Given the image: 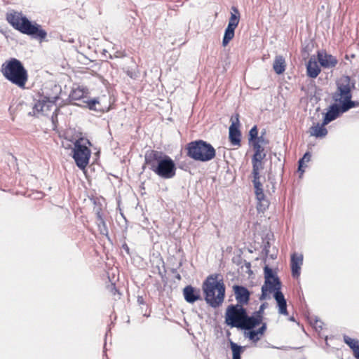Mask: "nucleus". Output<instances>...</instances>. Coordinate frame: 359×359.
Wrapping results in <instances>:
<instances>
[{
    "instance_id": "nucleus-1",
    "label": "nucleus",
    "mask_w": 359,
    "mask_h": 359,
    "mask_svg": "<svg viewBox=\"0 0 359 359\" xmlns=\"http://www.w3.org/2000/svg\"><path fill=\"white\" fill-rule=\"evenodd\" d=\"M144 160L149 169L161 178L171 179L176 174L177 168L174 161L162 151H147Z\"/></svg>"
},
{
    "instance_id": "nucleus-2",
    "label": "nucleus",
    "mask_w": 359,
    "mask_h": 359,
    "mask_svg": "<svg viewBox=\"0 0 359 359\" xmlns=\"http://www.w3.org/2000/svg\"><path fill=\"white\" fill-rule=\"evenodd\" d=\"M6 20L9 24L22 34L42 41L47 36V32L41 26L29 20L21 12L11 11L6 14Z\"/></svg>"
},
{
    "instance_id": "nucleus-3",
    "label": "nucleus",
    "mask_w": 359,
    "mask_h": 359,
    "mask_svg": "<svg viewBox=\"0 0 359 359\" xmlns=\"http://www.w3.org/2000/svg\"><path fill=\"white\" fill-rule=\"evenodd\" d=\"M217 275H210L203 283L205 300L212 308H217L224 302L225 285L222 280H217Z\"/></svg>"
},
{
    "instance_id": "nucleus-4",
    "label": "nucleus",
    "mask_w": 359,
    "mask_h": 359,
    "mask_svg": "<svg viewBox=\"0 0 359 359\" xmlns=\"http://www.w3.org/2000/svg\"><path fill=\"white\" fill-rule=\"evenodd\" d=\"M1 72L8 81L20 88H25L28 74L21 61L14 57L6 60L1 65Z\"/></svg>"
},
{
    "instance_id": "nucleus-5",
    "label": "nucleus",
    "mask_w": 359,
    "mask_h": 359,
    "mask_svg": "<svg viewBox=\"0 0 359 359\" xmlns=\"http://www.w3.org/2000/svg\"><path fill=\"white\" fill-rule=\"evenodd\" d=\"M185 149L187 156L197 161L208 162L216 156V151L212 145L202 140L190 142Z\"/></svg>"
},
{
    "instance_id": "nucleus-6",
    "label": "nucleus",
    "mask_w": 359,
    "mask_h": 359,
    "mask_svg": "<svg viewBox=\"0 0 359 359\" xmlns=\"http://www.w3.org/2000/svg\"><path fill=\"white\" fill-rule=\"evenodd\" d=\"M336 90L332 93V100L344 104L352 98V90L355 88V81L347 75H343L336 81Z\"/></svg>"
},
{
    "instance_id": "nucleus-7",
    "label": "nucleus",
    "mask_w": 359,
    "mask_h": 359,
    "mask_svg": "<svg viewBox=\"0 0 359 359\" xmlns=\"http://www.w3.org/2000/svg\"><path fill=\"white\" fill-rule=\"evenodd\" d=\"M247 309L240 304H230L225 312V323L231 327L240 329L243 323Z\"/></svg>"
},
{
    "instance_id": "nucleus-8",
    "label": "nucleus",
    "mask_w": 359,
    "mask_h": 359,
    "mask_svg": "<svg viewBox=\"0 0 359 359\" xmlns=\"http://www.w3.org/2000/svg\"><path fill=\"white\" fill-rule=\"evenodd\" d=\"M81 141L83 139L77 140L74 142L72 156L76 165L80 169H84L89 163L91 151L87 146L81 144Z\"/></svg>"
},
{
    "instance_id": "nucleus-9",
    "label": "nucleus",
    "mask_w": 359,
    "mask_h": 359,
    "mask_svg": "<svg viewBox=\"0 0 359 359\" xmlns=\"http://www.w3.org/2000/svg\"><path fill=\"white\" fill-rule=\"evenodd\" d=\"M264 274L265 280L264 285L262 286V294L259 297V300L261 301L266 299L268 292L275 294L277 287L276 280L279 278L268 265L264 267Z\"/></svg>"
},
{
    "instance_id": "nucleus-10",
    "label": "nucleus",
    "mask_w": 359,
    "mask_h": 359,
    "mask_svg": "<svg viewBox=\"0 0 359 359\" xmlns=\"http://www.w3.org/2000/svg\"><path fill=\"white\" fill-rule=\"evenodd\" d=\"M231 11V17L229 18L227 27L225 29L222 40L223 46H226L233 38L235 29L237 27L240 20V13L238 9L235 6H232Z\"/></svg>"
},
{
    "instance_id": "nucleus-11",
    "label": "nucleus",
    "mask_w": 359,
    "mask_h": 359,
    "mask_svg": "<svg viewBox=\"0 0 359 359\" xmlns=\"http://www.w3.org/2000/svg\"><path fill=\"white\" fill-rule=\"evenodd\" d=\"M57 96L53 97H43L41 99L36 102L33 106L32 111H29V116H36L39 114L47 115L48 112L55 106Z\"/></svg>"
},
{
    "instance_id": "nucleus-12",
    "label": "nucleus",
    "mask_w": 359,
    "mask_h": 359,
    "mask_svg": "<svg viewBox=\"0 0 359 359\" xmlns=\"http://www.w3.org/2000/svg\"><path fill=\"white\" fill-rule=\"evenodd\" d=\"M344 113H346L344 104L334 102L329 107L327 111L324 115L323 125H327Z\"/></svg>"
},
{
    "instance_id": "nucleus-13",
    "label": "nucleus",
    "mask_w": 359,
    "mask_h": 359,
    "mask_svg": "<svg viewBox=\"0 0 359 359\" xmlns=\"http://www.w3.org/2000/svg\"><path fill=\"white\" fill-rule=\"evenodd\" d=\"M232 123L229 129V141L233 146L241 145V133L239 130V115L236 114L235 120L231 118Z\"/></svg>"
},
{
    "instance_id": "nucleus-14",
    "label": "nucleus",
    "mask_w": 359,
    "mask_h": 359,
    "mask_svg": "<svg viewBox=\"0 0 359 359\" xmlns=\"http://www.w3.org/2000/svg\"><path fill=\"white\" fill-rule=\"evenodd\" d=\"M276 283L277 287L276 289L275 294H273V297L277 303L278 313L280 314L287 316L288 314L287 310V302L283 292L280 290L281 282L280 280V278H276Z\"/></svg>"
},
{
    "instance_id": "nucleus-15",
    "label": "nucleus",
    "mask_w": 359,
    "mask_h": 359,
    "mask_svg": "<svg viewBox=\"0 0 359 359\" xmlns=\"http://www.w3.org/2000/svg\"><path fill=\"white\" fill-rule=\"evenodd\" d=\"M233 291L237 302L236 304L244 306L249 303L250 292L247 287L243 285H234L233 286Z\"/></svg>"
},
{
    "instance_id": "nucleus-16",
    "label": "nucleus",
    "mask_w": 359,
    "mask_h": 359,
    "mask_svg": "<svg viewBox=\"0 0 359 359\" xmlns=\"http://www.w3.org/2000/svg\"><path fill=\"white\" fill-rule=\"evenodd\" d=\"M262 320H263L254 312L251 316H249L247 312L240 329L245 332H250L251 330H254L257 326L259 325Z\"/></svg>"
},
{
    "instance_id": "nucleus-17",
    "label": "nucleus",
    "mask_w": 359,
    "mask_h": 359,
    "mask_svg": "<svg viewBox=\"0 0 359 359\" xmlns=\"http://www.w3.org/2000/svg\"><path fill=\"white\" fill-rule=\"evenodd\" d=\"M317 57L320 66L323 68H333L338 63L336 57L327 53L325 50L318 51Z\"/></svg>"
},
{
    "instance_id": "nucleus-18",
    "label": "nucleus",
    "mask_w": 359,
    "mask_h": 359,
    "mask_svg": "<svg viewBox=\"0 0 359 359\" xmlns=\"http://www.w3.org/2000/svg\"><path fill=\"white\" fill-rule=\"evenodd\" d=\"M183 295L186 302L189 304L201 299L200 290L191 285H187L184 288Z\"/></svg>"
},
{
    "instance_id": "nucleus-19",
    "label": "nucleus",
    "mask_w": 359,
    "mask_h": 359,
    "mask_svg": "<svg viewBox=\"0 0 359 359\" xmlns=\"http://www.w3.org/2000/svg\"><path fill=\"white\" fill-rule=\"evenodd\" d=\"M303 264V255L293 253L291 255V271L294 278H298L300 275L301 266Z\"/></svg>"
},
{
    "instance_id": "nucleus-20",
    "label": "nucleus",
    "mask_w": 359,
    "mask_h": 359,
    "mask_svg": "<svg viewBox=\"0 0 359 359\" xmlns=\"http://www.w3.org/2000/svg\"><path fill=\"white\" fill-rule=\"evenodd\" d=\"M261 326L257 330L245 332L244 336L254 343L260 340L261 337L265 333L267 326L266 323L262 322Z\"/></svg>"
},
{
    "instance_id": "nucleus-21",
    "label": "nucleus",
    "mask_w": 359,
    "mask_h": 359,
    "mask_svg": "<svg viewBox=\"0 0 359 359\" xmlns=\"http://www.w3.org/2000/svg\"><path fill=\"white\" fill-rule=\"evenodd\" d=\"M253 175L252 182H253L254 187L255 189V191L256 197L259 201L261 202L263 201L264 202H265L264 205H266L267 200H266V198H265V196H264V191L262 189V184L259 181V178H260L259 173H258L257 175Z\"/></svg>"
},
{
    "instance_id": "nucleus-22",
    "label": "nucleus",
    "mask_w": 359,
    "mask_h": 359,
    "mask_svg": "<svg viewBox=\"0 0 359 359\" xmlns=\"http://www.w3.org/2000/svg\"><path fill=\"white\" fill-rule=\"evenodd\" d=\"M306 71L309 77L315 79L320 72V68L315 57H311L306 64Z\"/></svg>"
},
{
    "instance_id": "nucleus-23",
    "label": "nucleus",
    "mask_w": 359,
    "mask_h": 359,
    "mask_svg": "<svg viewBox=\"0 0 359 359\" xmlns=\"http://www.w3.org/2000/svg\"><path fill=\"white\" fill-rule=\"evenodd\" d=\"M265 157L266 153H254L252 157V175H257L259 173V170L262 168V160Z\"/></svg>"
},
{
    "instance_id": "nucleus-24",
    "label": "nucleus",
    "mask_w": 359,
    "mask_h": 359,
    "mask_svg": "<svg viewBox=\"0 0 359 359\" xmlns=\"http://www.w3.org/2000/svg\"><path fill=\"white\" fill-rule=\"evenodd\" d=\"M326 125H323V122L320 123H316V125L312 126L309 128V133L311 136H314L317 138H323L325 137L327 135V130L325 127Z\"/></svg>"
},
{
    "instance_id": "nucleus-25",
    "label": "nucleus",
    "mask_w": 359,
    "mask_h": 359,
    "mask_svg": "<svg viewBox=\"0 0 359 359\" xmlns=\"http://www.w3.org/2000/svg\"><path fill=\"white\" fill-rule=\"evenodd\" d=\"M83 102L86 103L88 109L90 110L99 112L108 111L109 110V107H97V105H100V101L99 98L88 99L87 100H84Z\"/></svg>"
},
{
    "instance_id": "nucleus-26",
    "label": "nucleus",
    "mask_w": 359,
    "mask_h": 359,
    "mask_svg": "<svg viewBox=\"0 0 359 359\" xmlns=\"http://www.w3.org/2000/svg\"><path fill=\"white\" fill-rule=\"evenodd\" d=\"M285 60L282 55H277L273 64V69L277 74H283L285 70Z\"/></svg>"
},
{
    "instance_id": "nucleus-27",
    "label": "nucleus",
    "mask_w": 359,
    "mask_h": 359,
    "mask_svg": "<svg viewBox=\"0 0 359 359\" xmlns=\"http://www.w3.org/2000/svg\"><path fill=\"white\" fill-rule=\"evenodd\" d=\"M230 347L232 351V359H241V354L245 347L230 341Z\"/></svg>"
},
{
    "instance_id": "nucleus-28",
    "label": "nucleus",
    "mask_w": 359,
    "mask_h": 359,
    "mask_svg": "<svg viewBox=\"0 0 359 359\" xmlns=\"http://www.w3.org/2000/svg\"><path fill=\"white\" fill-rule=\"evenodd\" d=\"M85 91L81 88L72 89L69 97L71 100H80L85 97Z\"/></svg>"
},
{
    "instance_id": "nucleus-29",
    "label": "nucleus",
    "mask_w": 359,
    "mask_h": 359,
    "mask_svg": "<svg viewBox=\"0 0 359 359\" xmlns=\"http://www.w3.org/2000/svg\"><path fill=\"white\" fill-rule=\"evenodd\" d=\"M97 222L100 231V233L103 235H107L108 229L106 223L100 212L97 213Z\"/></svg>"
},
{
    "instance_id": "nucleus-30",
    "label": "nucleus",
    "mask_w": 359,
    "mask_h": 359,
    "mask_svg": "<svg viewBox=\"0 0 359 359\" xmlns=\"http://www.w3.org/2000/svg\"><path fill=\"white\" fill-rule=\"evenodd\" d=\"M311 155L309 152H306L303 157L299 160L298 171L301 172V175L304 173V163L309 162L311 160Z\"/></svg>"
},
{
    "instance_id": "nucleus-31",
    "label": "nucleus",
    "mask_w": 359,
    "mask_h": 359,
    "mask_svg": "<svg viewBox=\"0 0 359 359\" xmlns=\"http://www.w3.org/2000/svg\"><path fill=\"white\" fill-rule=\"evenodd\" d=\"M344 341L350 347L352 351L359 346V341L358 340L352 339L346 335L344 336Z\"/></svg>"
},
{
    "instance_id": "nucleus-32",
    "label": "nucleus",
    "mask_w": 359,
    "mask_h": 359,
    "mask_svg": "<svg viewBox=\"0 0 359 359\" xmlns=\"http://www.w3.org/2000/svg\"><path fill=\"white\" fill-rule=\"evenodd\" d=\"M344 107L345 108L346 112L349 111L351 109L354 107H359V100H352V98H350L344 104Z\"/></svg>"
},
{
    "instance_id": "nucleus-33",
    "label": "nucleus",
    "mask_w": 359,
    "mask_h": 359,
    "mask_svg": "<svg viewBox=\"0 0 359 359\" xmlns=\"http://www.w3.org/2000/svg\"><path fill=\"white\" fill-rule=\"evenodd\" d=\"M258 137V130L257 126H254L249 132V142H252Z\"/></svg>"
},
{
    "instance_id": "nucleus-34",
    "label": "nucleus",
    "mask_w": 359,
    "mask_h": 359,
    "mask_svg": "<svg viewBox=\"0 0 359 359\" xmlns=\"http://www.w3.org/2000/svg\"><path fill=\"white\" fill-rule=\"evenodd\" d=\"M267 306H268V304L266 302L262 303L260 305L259 310L255 311L254 313L263 320L264 311V309L267 307Z\"/></svg>"
},
{
    "instance_id": "nucleus-35",
    "label": "nucleus",
    "mask_w": 359,
    "mask_h": 359,
    "mask_svg": "<svg viewBox=\"0 0 359 359\" xmlns=\"http://www.w3.org/2000/svg\"><path fill=\"white\" fill-rule=\"evenodd\" d=\"M252 146V148L255 151V153H265L264 152V147L262 146V144H258V142H250Z\"/></svg>"
},
{
    "instance_id": "nucleus-36",
    "label": "nucleus",
    "mask_w": 359,
    "mask_h": 359,
    "mask_svg": "<svg viewBox=\"0 0 359 359\" xmlns=\"http://www.w3.org/2000/svg\"><path fill=\"white\" fill-rule=\"evenodd\" d=\"M254 142H258V144H266L268 143V141L264 137V133H263L260 136H258L257 138H256L254 140Z\"/></svg>"
},
{
    "instance_id": "nucleus-37",
    "label": "nucleus",
    "mask_w": 359,
    "mask_h": 359,
    "mask_svg": "<svg viewBox=\"0 0 359 359\" xmlns=\"http://www.w3.org/2000/svg\"><path fill=\"white\" fill-rule=\"evenodd\" d=\"M126 53L124 51H121V50H116L114 53V56L115 58H121V57H126Z\"/></svg>"
},
{
    "instance_id": "nucleus-38",
    "label": "nucleus",
    "mask_w": 359,
    "mask_h": 359,
    "mask_svg": "<svg viewBox=\"0 0 359 359\" xmlns=\"http://www.w3.org/2000/svg\"><path fill=\"white\" fill-rule=\"evenodd\" d=\"M259 204L257 205V210L258 211H264L266 207H268V204L266 205H265V202H264L263 201H259Z\"/></svg>"
},
{
    "instance_id": "nucleus-39",
    "label": "nucleus",
    "mask_w": 359,
    "mask_h": 359,
    "mask_svg": "<svg viewBox=\"0 0 359 359\" xmlns=\"http://www.w3.org/2000/svg\"><path fill=\"white\" fill-rule=\"evenodd\" d=\"M270 247V245H269V242H266L265 244H264V249H263V251L264 252L265 255H267L269 252V248Z\"/></svg>"
},
{
    "instance_id": "nucleus-40",
    "label": "nucleus",
    "mask_w": 359,
    "mask_h": 359,
    "mask_svg": "<svg viewBox=\"0 0 359 359\" xmlns=\"http://www.w3.org/2000/svg\"><path fill=\"white\" fill-rule=\"evenodd\" d=\"M353 353L355 359H359V346L353 351Z\"/></svg>"
},
{
    "instance_id": "nucleus-41",
    "label": "nucleus",
    "mask_w": 359,
    "mask_h": 359,
    "mask_svg": "<svg viewBox=\"0 0 359 359\" xmlns=\"http://www.w3.org/2000/svg\"><path fill=\"white\" fill-rule=\"evenodd\" d=\"M122 248L126 251L127 254H130V249L126 243L123 244Z\"/></svg>"
},
{
    "instance_id": "nucleus-42",
    "label": "nucleus",
    "mask_w": 359,
    "mask_h": 359,
    "mask_svg": "<svg viewBox=\"0 0 359 359\" xmlns=\"http://www.w3.org/2000/svg\"><path fill=\"white\" fill-rule=\"evenodd\" d=\"M137 302H138L139 304H144V300L143 297L139 296L137 297Z\"/></svg>"
},
{
    "instance_id": "nucleus-43",
    "label": "nucleus",
    "mask_w": 359,
    "mask_h": 359,
    "mask_svg": "<svg viewBox=\"0 0 359 359\" xmlns=\"http://www.w3.org/2000/svg\"><path fill=\"white\" fill-rule=\"evenodd\" d=\"M316 326H318V327H319L322 328V325H321L322 322H321V321H320V320H316Z\"/></svg>"
},
{
    "instance_id": "nucleus-44",
    "label": "nucleus",
    "mask_w": 359,
    "mask_h": 359,
    "mask_svg": "<svg viewBox=\"0 0 359 359\" xmlns=\"http://www.w3.org/2000/svg\"><path fill=\"white\" fill-rule=\"evenodd\" d=\"M289 320H290V321H294V320H294V318L293 316L290 317V318H289Z\"/></svg>"
},
{
    "instance_id": "nucleus-45",
    "label": "nucleus",
    "mask_w": 359,
    "mask_h": 359,
    "mask_svg": "<svg viewBox=\"0 0 359 359\" xmlns=\"http://www.w3.org/2000/svg\"><path fill=\"white\" fill-rule=\"evenodd\" d=\"M109 57L110 59L115 58V57H114V54H113V55H111V54H110V55H109Z\"/></svg>"
},
{
    "instance_id": "nucleus-46",
    "label": "nucleus",
    "mask_w": 359,
    "mask_h": 359,
    "mask_svg": "<svg viewBox=\"0 0 359 359\" xmlns=\"http://www.w3.org/2000/svg\"><path fill=\"white\" fill-rule=\"evenodd\" d=\"M54 115L56 116V114H55V111L53 113V116H52V119L53 120V118H54Z\"/></svg>"
},
{
    "instance_id": "nucleus-47",
    "label": "nucleus",
    "mask_w": 359,
    "mask_h": 359,
    "mask_svg": "<svg viewBox=\"0 0 359 359\" xmlns=\"http://www.w3.org/2000/svg\"><path fill=\"white\" fill-rule=\"evenodd\" d=\"M106 106L103 107L102 106V104H100V105H97V107H105Z\"/></svg>"
},
{
    "instance_id": "nucleus-48",
    "label": "nucleus",
    "mask_w": 359,
    "mask_h": 359,
    "mask_svg": "<svg viewBox=\"0 0 359 359\" xmlns=\"http://www.w3.org/2000/svg\"><path fill=\"white\" fill-rule=\"evenodd\" d=\"M177 278L178 279H180V275L177 276Z\"/></svg>"
}]
</instances>
